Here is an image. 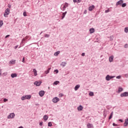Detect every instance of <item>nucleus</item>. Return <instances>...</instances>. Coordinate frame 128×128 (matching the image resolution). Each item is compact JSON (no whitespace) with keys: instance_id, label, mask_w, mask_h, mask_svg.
I'll return each instance as SVG.
<instances>
[{"instance_id":"44","label":"nucleus","mask_w":128,"mask_h":128,"mask_svg":"<svg viewBox=\"0 0 128 128\" xmlns=\"http://www.w3.org/2000/svg\"><path fill=\"white\" fill-rule=\"evenodd\" d=\"M8 100L6 99V98H4V102H8Z\"/></svg>"},{"instance_id":"21","label":"nucleus","mask_w":128,"mask_h":128,"mask_svg":"<svg viewBox=\"0 0 128 128\" xmlns=\"http://www.w3.org/2000/svg\"><path fill=\"white\" fill-rule=\"evenodd\" d=\"M112 116H114V112H112L110 114V116L108 118V120H112Z\"/></svg>"},{"instance_id":"58","label":"nucleus","mask_w":128,"mask_h":128,"mask_svg":"<svg viewBox=\"0 0 128 128\" xmlns=\"http://www.w3.org/2000/svg\"><path fill=\"white\" fill-rule=\"evenodd\" d=\"M0 74H1L0 72Z\"/></svg>"},{"instance_id":"19","label":"nucleus","mask_w":128,"mask_h":128,"mask_svg":"<svg viewBox=\"0 0 128 128\" xmlns=\"http://www.w3.org/2000/svg\"><path fill=\"white\" fill-rule=\"evenodd\" d=\"M128 124V118L125 120V122L124 123V126H126Z\"/></svg>"},{"instance_id":"4","label":"nucleus","mask_w":128,"mask_h":128,"mask_svg":"<svg viewBox=\"0 0 128 128\" xmlns=\"http://www.w3.org/2000/svg\"><path fill=\"white\" fill-rule=\"evenodd\" d=\"M14 116H16V114L14 113H10L8 116V118H14Z\"/></svg>"},{"instance_id":"53","label":"nucleus","mask_w":128,"mask_h":128,"mask_svg":"<svg viewBox=\"0 0 128 128\" xmlns=\"http://www.w3.org/2000/svg\"><path fill=\"white\" fill-rule=\"evenodd\" d=\"M22 62H26L24 61V58H23Z\"/></svg>"},{"instance_id":"7","label":"nucleus","mask_w":128,"mask_h":128,"mask_svg":"<svg viewBox=\"0 0 128 128\" xmlns=\"http://www.w3.org/2000/svg\"><path fill=\"white\" fill-rule=\"evenodd\" d=\"M53 102H54V104H56L58 102H60V98L58 97H55L52 99Z\"/></svg>"},{"instance_id":"43","label":"nucleus","mask_w":128,"mask_h":128,"mask_svg":"<svg viewBox=\"0 0 128 128\" xmlns=\"http://www.w3.org/2000/svg\"><path fill=\"white\" fill-rule=\"evenodd\" d=\"M23 16H26V12H24V13H23Z\"/></svg>"},{"instance_id":"46","label":"nucleus","mask_w":128,"mask_h":128,"mask_svg":"<svg viewBox=\"0 0 128 128\" xmlns=\"http://www.w3.org/2000/svg\"><path fill=\"white\" fill-rule=\"evenodd\" d=\"M88 12V11L86 10H85L84 11V14H86V13Z\"/></svg>"},{"instance_id":"51","label":"nucleus","mask_w":128,"mask_h":128,"mask_svg":"<svg viewBox=\"0 0 128 128\" xmlns=\"http://www.w3.org/2000/svg\"><path fill=\"white\" fill-rule=\"evenodd\" d=\"M124 76L126 77V78H128V74H125Z\"/></svg>"},{"instance_id":"24","label":"nucleus","mask_w":128,"mask_h":128,"mask_svg":"<svg viewBox=\"0 0 128 128\" xmlns=\"http://www.w3.org/2000/svg\"><path fill=\"white\" fill-rule=\"evenodd\" d=\"M66 64V62H62L60 64L62 68H64V66Z\"/></svg>"},{"instance_id":"5","label":"nucleus","mask_w":128,"mask_h":128,"mask_svg":"<svg viewBox=\"0 0 128 128\" xmlns=\"http://www.w3.org/2000/svg\"><path fill=\"white\" fill-rule=\"evenodd\" d=\"M120 96H121V98L128 96V92H124L123 93H122L120 95Z\"/></svg>"},{"instance_id":"29","label":"nucleus","mask_w":128,"mask_h":128,"mask_svg":"<svg viewBox=\"0 0 128 128\" xmlns=\"http://www.w3.org/2000/svg\"><path fill=\"white\" fill-rule=\"evenodd\" d=\"M2 24H4L2 20H0V28H2Z\"/></svg>"},{"instance_id":"27","label":"nucleus","mask_w":128,"mask_h":128,"mask_svg":"<svg viewBox=\"0 0 128 128\" xmlns=\"http://www.w3.org/2000/svg\"><path fill=\"white\" fill-rule=\"evenodd\" d=\"M60 51H57V52H56L54 54V55L56 56H58V54H60Z\"/></svg>"},{"instance_id":"57","label":"nucleus","mask_w":128,"mask_h":128,"mask_svg":"<svg viewBox=\"0 0 128 128\" xmlns=\"http://www.w3.org/2000/svg\"><path fill=\"white\" fill-rule=\"evenodd\" d=\"M42 34V32H41L40 33V35Z\"/></svg>"},{"instance_id":"34","label":"nucleus","mask_w":128,"mask_h":128,"mask_svg":"<svg viewBox=\"0 0 128 128\" xmlns=\"http://www.w3.org/2000/svg\"><path fill=\"white\" fill-rule=\"evenodd\" d=\"M110 40H114V36H110Z\"/></svg>"},{"instance_id":"9","label":"nucleus","mask_w":128,"mask_h":128,"mask_svg":"<svg viewBox=\"0 0 128 128\" xmlns=\"http://www.w3.org/2000/svg\"><path fill=\"white\" fill-rule=\"evenodd\" d=\"M38 94L40 96H44V91L40 90Z\"/></svg>"},{"instance_id":"50","label":"nucleus","mask_w":128,"mask_h":128,"mask_svg":"<svg viewBox=\"0 0 128 128\" xmlns=\"http://www.w3.org/2000/svg\"><path fill=\"white\" fill-rule=\"evenodd\" d=\"M85 54H84V52H82V56H84Z\"/></svg>"},{"instance_id":"8","label":"nucleus","mask_w":128,"mask_h":128,"mask_svg":"<svg viewBox=\"0 0 128 128\" xmlns=\"http://www.w3.org/2000/svg\"><path fill=\"white\" fill-rule=\"evenodd\" d=\"M124 2V0H120L119 1H118L116 3V6H122V4Z\"/></svg>"},{"instance_id":"52","label":"nucleus","mask_w":128,"mask_h":128,"mask_svg":"<svg viewBox=\"0 0 128 128\" xmlns=\"http://www.w3.org/2000/svg\"><path fill=\"white\" fill-rule=\"evenodd\" d=\"M8 36H10V35H6L5 37V38H8Z\"/></svg>"},{"instance_id":"30","label":"nucleus","mask_w":128,"mask_h":128,"mask_svg":"<svg viewBox=\"0 0 128 128\" xmlns=\"http://www.w3.org/2000/svg\"><path fill=\"white\" fill-rule=\"evenodd\" d=\"M122 8H126V3H123L122 4Z\"/></svg>"},{"instance_id":"54","label":"nucleus","mask_w":128,"mask_h":128,"mask_svg":"<svg viewBox=\"0 0 128 128\" xmlns=\"http://www.w3.org/2000/svg\"><path fill=\"white\" fill-rule=\"evenodd\" d=\"M73 2L76 3L77 2V0H73Z\"/></svg>"},{"instance_id":"35","label":"nucleus","mask_w":128,"mask_h":128,"mask_svg":"<svg viewBox=\"0 0 128 128\" xmlns=\"http://www.w3.org/2000/svg\"><path fill=\"white\" fill-rule=\"evenodd\" d=\"M108 12H110V9H108L107 10H105L106 14H108Z\"/></svg>"},{"instance_id":"26","label":"nucleus","mask_w":128,"mask_h":128,"mask_svg":"<svg viewBox=\"0 0 128 128\" xmlns=\"http://www.w3.org/2000/svg\"><path fill=\"white\" fill-rule=\"evenodd\" d=\"M16 76H17L16 74H11V77L12 78H16Z\"/></svg>"},{"instance_id":"39","label":"nucleus","mask_w":128,"mask_h":128,"mask_svg":"<svg viewBox=\"0 0 128 128\" xmlns=\"http://www.w3.org/2000/svg\"><path fill=\"white\" fill-rule=\"evenodd\" d=\"M124 48H128V44H126L124 46Z\"/></svg>"},{"instance_id":"32","label":"nucleus","mask_w":128,"mask_h":128,"mask_svg":"<svg viewBox=\"0 0 128 128\" xmlns=\"http://www.w3.org/2000/svg\"><path fill=\"white\" fill-rule=\"evenodd\" d=\"M89 96H94V94L93 92H90Z\"/></svg>"},{"instance_id":"25","label":"nucleus","mask_w":128,"mask_h":128,"mask_svg":"<svg viewBox=\"0 0 128 128\" xmlns=\"http://www.w3.org/2000/svg\"><path fill=\"white\" fill-rule=\"evenodd\" d=\"M51 68H48V69L46 71L44 72L45 74H48L50 72V70Z\"/></svg>"},{"instance_id":"3","label":"nucleus","mask_w":128,"mask_h":128,"mask_svg":"<svg viewBox=\"0 0 128 128\" xmlns=\"http://www.w3.org/2000/svg\"><path fill=\"white\" fill-rule=\"evenodd\" d=\"M62 5L60 6V10H63V11L66 10V8H68V2H65L62 8Z\"/></svg>"},{"instance_id":"18","label":"nucleus","mask_w":128,"mask_h":128,"mask_svg":"<svg viewBox=\"0 0 128 128\" xmlns=\"http://www.w3.org/2000/svg\"><path fill=\"white\" fill-rule=\"evenodd\" d=\"M33 72H34V76H38V73H37V71H36V69H33Z\"/></svg>"},{"instance_id":"28","label":"nucleus","mask_w":128,"mask_h":128,"mask_svg":"<svg viewBox=\"0 0 128 128\" xmlns=\"http://www.w3.org/2000/svg\"><path fill=\"white\" fill-rule=\"evenodd\" d=\"M60 84V82L58 81H56L53 83V84H55V86H56Z\"/></svg>"},{"instance_id":"1","label":"nucleus","mask_w":128,"mask_h":128,"mask_svg":"<svg viewBox=\"0 0 128 128\" xmlns=\"http://www.w3.org/2000/svg\"><path fill=\"white\" fill-rule=\"evenodd\" d=\"M31 98H32L31 95H26L22 96L21 98V100H30Z\"/></svg>"},{"instance_id":"37","label":"nucleus","mask_w":128,"mask_h":128,"mask_svg":"<svg viewBox=\"0 0 128 128\" xmlns=\"http://www.w3.org/2000/svg\"><path fill=\"white\" fill-rule=\"evenodd\" d=\"M50 36V34H46L44 35V38H48Z\"/></svg>"},{"instance_id":"49","label":"nucleus","mask_w":128,"mask_h":128,"mask_svg":"<svg viewBox=\"0 0 128 128\" xmlns=\"http://www.w3.org/2000/svg\"><path fill=\"white\" fill-rule=\"evenodd\" d=\"M26 42V39H25V38H23V39L22 40V42Z\"/></svg>"},{"instance_id":"15","label":"nucleus","mask_w":128,"mask_h":128,"mask_svg":"<svg viewBox=\"0 0 128 128\" xmlns=\"http://www.w3.org/2000/svg\"><path fill=\"white\" fill-rule=\"evenodd\" d=\"M88 128H94V125L92 124H87Z\"/></svg>"},{"instance_id":"12","label":"nucleus","mask_w":128,"mask_h":128,"mask_svg":"<svg viewBox=\"0 0 128 128\" xmlns=\"http://www.w3.org/2000/svg\"><path fill=\"white\" fill-rule=\"evenodd\" d=\"M80 88V84H77L74 87V90L76 91L78 90Z\"/></svg>"},{"instance_id":"20","label":"nucleus","mask_w":128,"mask_h":128,"mask_svg":"<svg viewBox=\"0 0 128 128\" xmlns=\"http://www.w3.org/2000/svg\"><path fill=\"white\" fill-rule=\"evenodd\" d=\"M66 12H63L62 14V20H63L64 18V17L66 16Z\"/></svg>"},{"instance_id":"13","label":"nucleus","mask_w":128,"mask_h":128,"mask_svg":"<svg viewBox=\"0 0 128 128\" xmlns=\"http://www.w3.org/2000/svg\"><path fill=\"white\" fill-rule=\"evenodd\" d=\"M106 80H107L108 82L110 80V76L108 74L106 77Z\"/></svg>"},{"instance_id":"56","label":"nucleus","mask_w":128,"mask_h":128,"mask_svg":"<svg viewBox=\"0 0 128 128\" xmlns=\"http://www.w3.org/2000/svg\"><path fill=\"white\" fill-rule=\"evenodd\" d=\"M119 122H122V119H120Z\"/></svg>"},{"instance_id":"42","label":"nucleus","mask_w":128,"mask_h":128,"mask_svg":"<svg viewBox=\"0 0 128 128\" xmlns=\"http://www.w3.org/2000/svg\"><path fill=\"white\" fill-rule=\"evenodd\" d=\"M112 126H118V124H116V123H113Z\"/></svg>"},{"instance_id":"41","label":"nucleus","mask_w":128,"mask_h":128,"mask_svg":"<svg viewBox=\"0 0 128 128\" xmlns=\"http://www.w3.org/2000/svg\"><path fill=\"white\" fill-rule=\"evenodd\" d=\"M115 76H110V80H112V78H114Z\"/></svg>"},{"instance_id":"6","label":"nucleus","mask_w":128,"mask_h":128,"mask_svg":"<svg viewBox=\"0 0 128 128\" xmlns=\"http://www.w3.org/2000/svg\"><path fill=\"white\" fill-rule=\"evenodd\" d=\"M34 86H40V84H42V81H36L34 82Z\"/></svg>"},{"instance_id":"36","label":"nucleus","mask_w":128,"mask_h":128,"mask_svg":"<svg viewBox=\"0 0 128 128\" xmlns=\"http://www.w3.org/2000/svg\"><path fill=\"white\" fill-rule=\"evenodd\" d=\"M54 72H56V74H58V70H54Z\"/></svg>"},{"instance_id":"22","label":"nucleus","mask_w":128,"mask_h":128,"mask_svg":"<svg viewBox=\"0 0 128 128\" xmlns=\"http://www.w3.org/2000/svg\"><path fill=\"white\" fill-rule=\"evenodd\" d=\"M90 34H94V28H91L90 29Z\"/></svg>"},{"instance_id":"40","label":"nucleus","mask_w":128,"mask_h":128,"mask_svg":"<svg viewBox=\"0 0 128 128\" xmlns=\"http://www.w3.org/2000/svg\"><path fill=\"white\" fill-rule=\"evenodd\" d=\"M120 78H122V76H116V78H118V79Z\"/></svg>"},{"instance_id":"14","label":"nucleus","mask_w":128,"mask_h":128,"mask_svg":"<svg viewBox=\"0 0 128 128\" xmlns=\"http://www.w3.org/2000/svg\"><path fill=\"white\" fill-rule=\"evenodd\" d=\"M123 90H124V88H122L119 87L118 92V94H120V92H122Z\"/></svg>"},{"instance_id":"38","label":"nucleus","mask_w":128,"mask_h":128,"mask_svg":"<svg viewBox=\"0 0 128 128\" xmlns=\"http://www.w3.org/2000/svg\"><path fill=\"white\" fill-rule=\"evenodd\" d=\"M59 96L60 98H62V96H64V94H59Z\"/></svg>"},{"instance_id":"11","label":"nucleus","mask_w":128,"mask_h":128,"mask_svg":"<svg viewBox=\"0 0 128 128\" xmlns=\"http://www.w3.org/2000/svg\"><path fill=\"white\" fill-rule=\"evenodd\" d=\"M114 56L109 57V62H112L114 61Z\"/></svg>"},{"instance_id":"23","label":"nucleus","mask_w":128,"mask_h":128,"mask_svg":"<svg viewBox=\"0 0 128 128\" xmlns=\"http://www.w3.org/2000/svg\"><path fill=\"white\" fill-rule=\"evenodd\" d=\"M10 64H16V60H12L10 62Z\"/></svg>"},{"instance_id":"48","label":"nucleus","mask_w":128,"mask_h":128,"mask_svg":"<svg viewBox=\"0 0 128 128\" xmlns=\"http://www.w3.org/2000/svg\"><path fill=\"white\" fill-rule=\"evenodd\" d=\"M18 48V45H16V46L14 47V49H15V50H16Z\"/></svg>"},{"instance_id":"45","label":"nucleus","mask_w":128,"mask_h":128,"mask_svg":"<svg viewBox=\"0 0 128 128\" xmlns=\"http://www.w3.org/2000/svg\"><path fill=\"white\" fill-rule=\"evenodd\" d=\"M77 2L78 4H80V2H82V0H78Z\"/></svg>"},{"instance_id":"16","label":"nucleus","mask_w":128,"mask_h":128,"mask_svg":"<svg viewBox=\"0 0 128 128\" xmlns=\"http://www.w3.org/2000/svg\"><path fill=\"white\" fill-rule=\"evenodd\" d=\"M83 109H84V107H82V105H80L78 107V110L79 111L82 110Z\"/></svg>"},{"instance_id":"55","label":"nucleus","mask_w":128,"mask_h":128,"mask_svg":"<svg viewBox=\"0 0 128 128\" xmlns=\"http://www.w3.org/2000/svg\"><path fill=\"white\" fill-rule=\"evenodd\" d=\"M40 126H42V122H40Z\"/></svg>"},{"instance_id":"17","label":"nucleus","mask_w":128,"mask_h":128,"mask_svg":"<svg viewBox=\"0 0 128 128\" xmlns=\"http://www.w3.org/2000/svg\"><path fill=\"white\" fill-rule=\"evenodd\" d=\"M43 118L44 122H46V120H48V116L46 115H44L43 117Z\"/></svg>"},{"instance_id":"2","label":"nucleus","mask_w":128,"mask_h":128,"mask_svg":"<svg viewBox=\"0 0 128 128\" xmlns=\"http://www.w3.org/2000/svg\"><path fill=\"white\" fill-rule=\"evenodd\" d=\"M10 10L8 8H7L5 10V12L4 14V18H8V14H10Z\"/></svg>"},{"instance_id":"31","label":"nucleus","mask_w":128,"mask_h":128,"mask_svg":"<svg viewBox=\"0 0 128 128\" xmlns=\"http://www.w3.org/2000/svg\"><path fill=\"white\" fill-rule=\"evenodd\" d=\"M124 32H126V33L128 32V27H126L124 28Z\"/></svg>"},{"instance_id":"47","label":"nucleus","mask_w":128,"mask_h":128,"mask_svg":"<svg viewBox=\"0 0 128 128\" xmlns=\"http://www.w3.org/2000/svg\"><path fill=\"white\" fill-rule=\"evenodd\" d=\"M8 8H12V6L10 4H8Z\"/></svg>"},{"instance_id":"33","label":"nucleus","mask_w":128,"mask_h":128,"mask_svg":"<svg viewBox=\"0 0 128 128\" xmlns=\"http://www.w3.org/2000/svg\"><path fill=\"white\" fill-rule=\"evenodd\" d=\"M52 126V122H48V126Z\"/></svg>"},{"instance_id":"10","label":"nucleus","mask_w":128,"mask_h":128,"mask_svg":"<svg viewBox=\"0 0 128 128\" xmlns=\"http://www.w3.org/2000/svg\"><path fill=\"white\" fill-rule=\"evenodd\" d=\"M95 6L94 5H92V6H90L88 8V10L90 12H92Z\"/></svg>"}]
</instances>
